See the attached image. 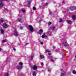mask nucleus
I'll use <instances>...</instances> for the list:
<instances>
[{"mask_svg":"<svg viewBox=\"0 0 76 76\" xmlns=\"http://www.w3.org/2000/svg\"><path fill=\"white\" fill-rule=\"evenodd\" d=\"M40 57L41 59L44 58V56L43 55H40Z\"/></svg>","mask_w":76,"mask_h":76,"instance_id":"b1692460","label":"nucleus"},{"mask_svg":"<svg viewBox=\"0 0 76 76\" xmlns=\"http://www.w3.org/2000/svg\"><path fill=\"white\" fill-rule=\"evenodd\" d=\"M34 57V56H32L31 57V60H32V59H33V58Z\"/></svg>","mask_w":76,"mask_h":76,"instance_id":"c85d7f7f","label":"nucleus"},{"mask_svg":"<svg viewBox=\"0 0 76 76\" xmlns=\"http://www.w3.org/2000/svg\"><path fill=\"white\" fill-rule=\"evenodd\" d=\"M75 9L76 7L74 6L71 7L70 8L71 10H74Z\"/></svg>","mask_w":76,"mask_h":76,"instance_id":"423d86ee","label":"nucleus"},{"mask_svg":"<svg viewBox=\"0 0 76 76\" xmlns=\"http://www.w3.org/2000/svg\"><path fill=\"white\" fill-rule=\"evenodd\" d=\"M50 51L49 50H45V54H46L47 53H48V55H51V53H50Z\"/></svg>","mask_w":76,"mask_h":76,"instance_id":"7ed1b4c3","label":"nucleus"},{"mask_svg":"<svg viewBox=\"0 0 76 76\" xmlns=\"http://www.w3.org/2000/svg\"><path fill=\"white\" fill-rule=\"evenodd\" d=\"M14 35L16 36V37H18L19 35V33H18V32H17L16 30H15L14 33Z\"/></svg>","mask_w":76,"mask_h":76,"instance_id":"20e7f679","label":"nucleus"},{"mask_svg":"<svg viewBox=\"0 0 76 76\" xmlns=\"http://www.w3.org/2000/svg\"><path fill=\"white\" fill-rule=\"evenodd\" d=\"M55 27L54 26H53L52 27V28H51L52 31H54V30H55Z\"/></svg>","mask_w":76,"mask_h":76,"instance_id":"aec40b11","label":"nucleus"},{"mask_svg":"<svg viewBox=\"0 0 76 76\" xmlns=\"http://www.w3.org/2000/svg\"><path fill=\"white\" fill-rule=\"evenodd\" d=\"M47 69H48V72H51V69L50 68V67L49 66H48L47 67Z\"/></svg>","mask_w":76,"mask_h":76,"instance_id":"f8f14e48","label":"nucleus"},{"mask_svg":"<svg viewBox=\"0 0 76 76\" xmlns=\"http://www.w3.org/2000/svg\"><path fill=\"white\" fill-rule=\"evenodd\" d=\"M7 61H6V62H5L4 63V64H6V63H7Z\"/></svg>","mask_w":76,"mask_h":76,"instance_id":"473e14b6","label":"nucleus"},{"mask_svg":"<svg viewBox=\"0 0 76 76\" xmlns=\"http://www.w3.org/2000/svg\"><path fill=\"white\" fill-rule=\"evenodd\" d=\"M42 1H43V0H42Z\"/></svg>","mask_w":76,"mask_h":76,"instance_id":"49530a36","label":"nucleus"},{"mask_svg":"<svg viewBox=\"0 0 76 76\" xmlns=\"http://www.w3.org/2000/svg\"><path fill=\"white\" fill-rule=\"evenodd\" d=\"M22 12H23V13H25V10H22Z\"/></svg>","mask_w":76,"mask_h":76,"instance_id":"bb28decb","label":"nucleus"},{"mask_svg":"<svg viewBox=\"0 0 76 76\" xmlns=\"http://www.w3.org/2000/svg\"><path fill=\"white\" fill-rule=\"evenodd\" d=\"M63 22V20H62L61 19H60V20L59 21V22Z\"/></svg>","mask_w":76,"mask_h":76,"instance_id":"a878e982","label":"nucleus"},{"mask_svg":"<svg viewBox=\"0 0 76 76\" xmlns=\"http://www.w3.org/2000/svg\"><path fill=\"white\" fill-rule=\"evenodd\" d=\"M43 35H42V38H47V36L45 35V34L44 33L43 34Z\"/></svg>","mask_w":76,"mask_h":76,"instance_id":"9b49d317","label":"nucleus"},{"mask_svg":"<svg viewBox=\"0 0 76 76\" xmlns=\"http://www.w3.org/2000/svg\"><path fill=\"white\" fill-rule=\"evenodd\" d=\"M18 20L19 22L21 23H22V22H23V20H22V18H19Z\"/></svg>","mask_w":76,"mask_h":76,"instance_id":"2eb2a0df","label":"nucleus"},{"mask_svg":"<svg viewBox=\"0 0 76 76\" xmlns=\"http://www.w3.org/2000/svg\"><path fill=\"white\" fill-rule=\"evenodd\" d=\"M11 0V1H12L13 0Z\"/></svg>","mask_w":76,"mask_h":76,"instance_id":"c03bdc74","label":"nucleus"},{"mask_svg":"<svg viewBox=\"0 0 76 76\" xmlns=\"http://www.w3.org/2000/svg\"><path fill=\"white\" fill-rule=\"evenodd\" d=\"M66 22H67V23H69V24H71V23H72V21L70 20H68L66 21Z\"/></svg>","mask_w":76,"mask_h":76,"instance_id":"dca6fc26","label":"nucleus"},{"mask_svg":"<svg viewBox=\"0 0 76 76\" xmlns=\"http://www.w3.org/2000/svg\"><path fill=\"white\" fill-rule=\"evenodd\" d=\"M3 22H4V20H0V23H3Z\"/></svg>","mask_w":76,"mask_h":76,"instance_id":"5701e85b","label":"nucleus"},{"mask_svg":"<svg viewBox=\"0 0 76 76\" xmlns=\"http://www.w3.org/2000/svg\"><path fill=\"white\" fill-rule=\"evenodd\" d=\"M1 48H0V51H1Z\"/></svg>","mask_w":76,"mask_h":76,"instance_id":"79ce46f5","label":"nucleus"},{"mask_svg":"<svg viewBox=\"0 0 76 76\" xmlns=\"http://www.w3.org/2000/svg\"><path fill=\"white\" fill-rule=\"evenodd\" d=\"M2 42L4 43V42H6V40H3L2 41Z\"/></svg>","mask_w":76,"mask_h":76,"instance_id":"c756f323","label":"nucleus"},{"mask_svg":"<svg viewBox=\"0 0 76 76\" xmlns=\"http://www.w3.org/2000/svg\"><path fill=\"white\" fill-rule=\"evenodd\" d=\"M63 44L65 47H67V42L64 41L63 42Z\"/></svg>","mask_w":76,"mask_h":76,"instance_id":"39448f33","label":"nucleus"},{"mask_svg":"<svg viewBox=\"0 0 76 76\" xmlns=\"http://www.w3.org/2000/svg\"><path fill=\"white\" fill-rule=\"evenodd\" d=\"M55 60H56V59L54 58H53V57H51L50 58V61H55Z\"/></svg>","mask_w":76,"mask_h":76,"instance_id":"0eeeda50","label":"nucleus"},{"mask_svg":"<svg viewBox=\"0 0 76 76\" xmlns=\"http://www.w3.org/2000/svg\"><path fill=\"white\" fill-rule=\"evenodd\" d=\"M51 13H52V12H49V14L50 15H51Z\"/></svg>","mask_w":76,"mask_h":76,"instance_id":"c9c22d12","label":"nucleus"},{"mask_svg":"<svg viewBox=\"0 0 76 76\" xmlns=\"http://www.w3.org/2000/svg\"><path fill=\"white\" fill-rule=\"evenodd\" d=\"M19 64L20 66H18L17 67V69H18V70L19 69H22L23 68V66L22 65H23V63L22 62H20Z\"/></svg>","mask_w":76,"mask_h":76,"instance_id":"f257e3e1","label":"nucleus"},{"mask_svg":"<svg viewBox=\"0 0 76 76\" xmlns=\"http://www.w3.org/2000/svg\"><path fill=\"white\" fill-rule=\"evenodd\" d=\"M53 48H56V47H55V46H53Z\"/></svg>","mask_w":76,"mask_h":76,"instance_id":"58836bf2","label":"nucleus"},{"mask_svg":"<svg viewBox=\"0 0 76 76\" xmlns=\"http://www.w3.org/2000/svg\"><path fill=\"white\" fill-rule=\"evenodd\" d=\"M26 44L28 45V44H29V43H26Z\"/></svg>","mask_w":76,"mask_h":76,"instance_id":"37998d69","label":"nucleus"},{"mask_svg":"<svg viewBox=\"0 0 76 76\" xmlns=\"http://www.w3.org/2000/svg\"><path fill=\"white\" fill-rule=\"evenodd\" d=\"M61 76H66V75L64 73H62L61 74Z\"/></svg>","mask_w":76,"mask_h":76,"instance_id":"4be33fe9","label":"nucleus"},{"mask_svg":"<svg viewBox=\"0 0 76 76\" xmlns=\"http://www.w3.org/2000/svg\"><path fill=\"white\" fill-rule=\"evenodd\" d=\"M47 5H48V3H46L45 4V6H47Z\"/></svg>","mask_w":76,"mask_h":76,"instance_id":"7c9ffc66","label":"nucleus"},{"mask_svg":"<svg viewBox=\"0 0 76 76\" xmlns=\"http://www.w3.org/2000/svg\"><path fill=\"white\" fill-rule=\"evenodd\" d=\"M3 26L4 28H6L7 27V26L6 23H4L3 25Z\"/></svg>","mask_w":76,"mask_h":76,"instance_id":"1a4fd4ad","label":"nucleus"},{"mask_svg":"<svg viewBox=\"0 0 76 76\" xmlns=\"http://www.w3.org/2000/svg\"><path fill=\"white\" fill-rule=\"evenodd\" d=\"M33 9L34 10H36V8H35V7H34L33 8Z\"/></svg>","mask_w":76,"mask_h":76,"instance_id":"2f4dec72","label":"nucleus"},{"mask_svg":"<svg viewBox=\"0 0 76 76\" xmlns=\"http://www.w3.org/2000/svg\"><path fill=\"white\" fill-rule=\"evenodd\" d=\"M41 64L42 66H44V64H43V63H41Z\"/></svg>","mask_w":76,"mask_h":76,"instance_id":"72a5a7b5","label":"nucleus"},{"mask_svg":"<svg viewBox=\"0 0 76 76\" xmlns=\"http://www.w3.org/2000/svg\"><path fill=\"white\" fill-rule=\"evenodd\" d=\"M72 18L73 19L75 20L76 19V16L75 15H73L72 16Z\"/></svg>","mask_w":76,"mask_h":76,"instance_id":"a211bd4d","label":"nucleus"},{"mask_svg":"<svg viewBox=\"0 0 76 76\" xmlns=\"http://www.w3.org/2000/svg\"><path fill=\"white\" fill-rule=\"evenodd\" d=\"M41 44H43V43L42 42H41Z\"/></svg>","mask_w":76,"mask_h":76,"instance_id":"a19ab883","label":"nucleus"},{"mask_svg":"<svg viewBox=\"0 0 76 76\" xmlns=\"http://www.w3.org/2000/svg\"><path fill=\"white\" fill-rule=\"evenodd\" d=\"M13 50H14V51H16V49H15V48H14L13 49Z\"/></svg>","mask_w":76,"mask_h":76,"instance_id":"e433bc0d","label":"nucleus"},{"mask_svg":"<svg viewBox=\"0 0 76 76\" xmlns=\"http://www.w3.org/2000/svg\"><path fill=\"white\" fill-rule=\"evenodd\" d=\"M28 28H29V29L31 32H33L34 31V28L31 25H29L28 26Z\"/></svg>","mask_w":76,"mask_h":76,"instance_id":"f03ea898","label":"nucleus"},{"mask_svg":"<svg viewBox=\"0 0 76 76\" xmlns=\"http://www.w3.org/2000/svg\"><path fill=\"white\" fill-rule=\"evenodd\" d=\"M4 76H9V73H5Z\"/></svg>","mask_w":76,"mask_h":76,"instance_id":"412c9836","label":"nucleus"},{"mask_svg":"<svg viewBox=\"0 0 76 76\" xmlns=\"http://www.w3.org/2000/svg\"><path fill=\"white\" fill-rule=\"evenodd\" d=\"M76 71H75V70H73L72 71V73H73V74H76Z\"/></svg>","mask_w":76,"mask_h":76,"instance_id":"393cba45","label":"nucleus"},{"mask_svg":"<svg viewBox=\"0 0 76 76\" xmlns=\"http://www.w3.org/2000/svg\"><path fill=\"white\" fill-rule=\"evenodd\" d=\"M31 2H32V0H27L28 4H30L31 3Z\"/></svg>","mask_w":76,"mask_h":76,"instance_id":"ddd939ff","label":"nucleus"},{"mask_svg":"<svg viewBox=\"0 0 76 76\" xmlns=\"http://www.w3.org/2000/svg\"><path fill=\"white\" fill-rule=\"evenodd\" d=\"M33 69L34 70H35L37 69V66L36 65H34L33 67Z\"/></svg>","mask_w":76,"mask_h":76,"instance_id":"9d476101","label":"nucleus"},{"mask_svg":"<svg viewBox=\"0 0 76 76\" xmlns=\"http://www.w3.org/2000/svg\"><path fill=\"white\" fill-rule=\"evenodd\" d=\"M20 75H24V74H23L22 73H21L20 74Z\"/></svg>","mask_w":76,"mask_h":76,"instance_id":"4c0bfd02","label":"nucleus"},{"mask_svg":"<svg viewBox=\"0 0 76 76\" xmlns=\"http://www.w3.org/2000/svg\"><path fill=\"white\" fill-rule=\"evenodd\" d=\"M0 31L1 34H4V31H3V29H1Z\"/></svg>","mask_w":76,"mask_h":76,"instance_id":"f3484780","label":"nucleus"},{"mask_svg":"<svg viewBox=\"0 0 76 76\" xmlns=\"http://www.w3.org/2000/svg\"><path fill=\"white\" fill-rule=\"evenodd\" d=\"M37 75V73L35 72H33V76H36Z\"/></svg>","mask_w":76,"mask_h":76,"instance_id":"6ab92c4d","label":"nucleus"},{"mask_svg":"<svg viewBox=\"0 0 76 76\" xmlns=\"http://www.w3.org/2000/svg\"><path fill=\"white\" fill-rule=\"evenodd\" d=\"M3 1H0V8H1V7L3 6Z\"/></svg>","mask_w":76,"mask_h":76,"instance_id":"6e6552de","label":"nucleus"},{"mask_svg":"<svg viewBox=\"0 0 76 76\" xmlns=\"http://www.w3.org/2000/svg\"><path fill=\"white\" fill-rule=\"evenodd\" d=\"M6 11H8V10H7V9H6Z\"/></svg>","mask_w":76,"mask_h":76,"instance_id":"ea45409f","label":"nucleus"},{"mask_svg":"<svg viewBox=\"0 0 76 76\" xmlns=\"http://www.w3.org/2000/svg\"><path fill=\"white\" fill-rule=\"evenodd\" d=\"M20 29L22 30V29H23V27H20Z\"/></svg>","mask_w":76,"mask_h":76,"instance_id":"f704fd0d","label":"nucleus"},{"mask_svg":"<svg viewBox=\"0 0 76 76\" xmlns=\"http://www.w3.org/2000/svg\"><path fill=\"white\" fill-rule=\"evenodd\" d=\"M75 58H76V56H75Z\"/></svg>","mask_w":76,"mask_h":76,"instance_id":"a18cd8bd","label":"nucleus"},{"mask_svg":"<svg viewBox=\"0 0 76 76\" xmlns=\"http://www.w3.org/2000/svg\"><path fill=\"white\" fill-rule=\"evenodd\" d=\"M51 22H49L48 23V25L50 26L51 25Z\"/></svg>","mask_w":76,"mask_h":76,"instance_id":"cd10ccee","label":"nucleus"},{"mask_svg":"<svg viewBox=\"0 0 76 76\" xmlns=\"http://www.w3.org/2000/svg\"><path fill=\"white\" fill-rule=\"evenodd\" d=\"M43 32V31L42 29H40L39 31V34H40V35H41V33Z\"/></svg>","mask_w":76,"mask_h":76,"instance_id":"4468645a","label":"nucleus"}]
</instances>
